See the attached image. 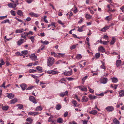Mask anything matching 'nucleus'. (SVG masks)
I'll list each match as a JSON object with an SVG mask.
<instances>
[{
  "label": "nucleus",
  "mask_w": 124,
  "mask_h": 124,
  "mask_svg": "<svg viewBox=\"0 0 124 124\" xmlns=\"http://www.w3.org/2000/svg\"><path fill=\"white\" fill-rule=\"evenodd\" d=\"M47 65L48 66L50 67L54 63V58L52 57H49L47 59Z\"/></svg>",
  "instance_id": "1"
},
{
  "label": "nucleus",
  "mask_w": 124,
  "mask_h": 124,
  "mask_svg": "<svg viewBox=\"0 0 124 124\" xmlns=\"http://www.w3.org/2000/svg\"><path fill=\"white\" fill-rule=\"evenodd\" d=\"M64 75L67 76H70L72 74V71L71 69H70L69 70L67 71H65L63 73Z\"/></svg>",
  "instance_id": "2"
},
{
  "label": "nucleus",
  "mask_w": 124,
  "mask_h": 124,
  "mask_svg": "<svg viewBox=\"0 0 124 124\" xmlns=\"http://www.w3.org/2000/svg\"><path fill=\"white\" fill-rule=\"evenodd\" d=\"M107 111L108 112H112L114 110V108L112 106H108L105 108Z\"/></svg>",
  "instance_id": "3"
},
{
  "label": "nucleus",
  "mask_w": 124,
  "mask_h": 124,
  "mask_svg": "<svg viewBox=\"0 0 124 124\" xmlns=\"http://www.w3.org/2000/svg\"><path fill=\"white\" fill-rule=\"evenodd\" d=\"M29 100L31 101L32 102L34 103L35 104L37 103L36 101V100L35 98L32 96H30L29 97Z\"/></svg>",
  "instance_id": "4"
},
{
  "label": "nucleus",
  "mask_w": 124,
  "mask_h": 124,
  "mask_svg": "<svg viewBox=\"0 0 124 124\" xmlns=\"http://www.w3.org/2000/svg\"><path fill=\"white\" fill-rule=\"evenodd\" d=\"M30 58L33 60H35L37 58V56L35 55V54H31L30 55Z\"/></svg>",
  "instance_id": "5"
},
{
  "label": "nucleus",
  "mask_w": 124,
  "mask_h": 124,
  "mask_svg": "<svg viewBox=\"0 0 124 124\" xmlns=\"http://www.w3.org/2000/svg\"><path fill=\"white\" fill-rule=\"evenodd\" d=\"M88 98L87 97L85 96H83L81 101L82 102H86L88 101Z\"/></svg>",
  "instance_id": "6"
},
{
  "label": "nucleus",
  "mask_w": 124,
  "mask_h": 124,
  "mask_svg": "<svg viewBox=\"0 0 124 124\" xmlns=\"http://www.w3.org/2000/svg\"><path fill=\"white\" fill-rule=\"evenodd\" d=\"M108 80L107 78H103L101 79V83L103 84H106Z\"/></svg>",
  "instance_id": "7"
},
{
  "label": "nucleus",
  "mask_w": 124,
  "mask_h": 124,
  "mask_svg": "<svg viewBox=\"0 0 124 124\" xmlns=\"http://www.w3.org/2000/svg\"><path fill=\"white\" fill-rule=\"evenodd\" d=\"M98 50L99 51L102 53L104 52L105 51L104 48L102 46H100L99 47Z\"/></svg>",
  "instance_id": "8"
},
{
  "label": "nucleus",
  "mask_w": 124,
  "mask_h": 124,
  "mask_svg": "<svg viewBox=\"0 0 124 124\" xmlns=\"http://www.w3.org/2000/svg\"><path fill=\"white\" fill-rule=\"evenodd\" d=\"M77 88H78L79 89L81 90L82 91H87V89L86 88L84 87L83 88L82 86H78L77 87Z\"/></svg>",
  "instance_id": "9"
},
{
  "label": "nucleus",
  "mask_w": 124,
  "mask_h": 124,
  "mask_svg": "<svg viewBox=\"0 0 124 124\" xmlns=\"http://www.w3.org/2000/svg\"><path fill=\"white\" fill-rule=\"evenodd\" d=\"M112 82L113 83H116L118 81V79L115 77H113L110 78Z\"/></svg>",
  "instance_id": "10"
},
{
  "label": "nucleus",
  "mask_w": 124,
  "mask_h": 124,
  "mask_svg": "<svg viewBox=\"0 0 124 124\" xmlns=\"http://www.w3.org/2000/svg\"><path fill=\"white\" fill-rule=\"evenodd\" d=\"M8 6L10 8H15L16 7V4H13L11 3H10L8 5Z\"/></svg>",
  "instance_id": "11"
},
{
  "label": "nucleus",
  "mask_w": 124,
  "mask_h": 124,
  "mask_svg": "<svg viewBox=\"0 0 124 124\" xmlns=\"http://www.w3.org/2000/svg\"><path fill=\"white\" fill-rule=\"evenodd\" d=\"M29 14L32 17L34 16L35 17H38L39 16L38 14H36L33 12H31L29 13Z\"/></svg>",
  "instance_id": "12"
},
{
  "label": "nucleus",
  "mask_w": 124,
  "mask_h": 124,
  "mask_svg": "<svg viewBox=\"0 0 124 124\" xmlns=\"http://www.w3.org/2000/svg\"><path fill=\"white\" fill-rule=\"evenodd\" d=\"M110 27V26H106L104 28L101 29V31L103 32H105L107 29H109Z\"/></svg>",
  "instance_id": "13"
},
{
  "label": "nucleus",
  "mask_w": 124,
  "mask_h": 124,
  "mask_svg": "<svg viewBox=\"0 0 124 124\" xmlns=\"http://www.w3.org/2000/svg\"><path fill=\"white\" fill-rule=\"evenodd\" d=\"M20 86L23 90H24L27 87L26 85L24 84H21L20 85Z\"/></svg>",
  "instance_id": "14"
},
{
  "label": "nucleus",
  "mask_w": 124,
  "mask_h": 124,
  "mask_svg": "<svg viewBox=\"0 0 124 124\" xmlns=\"http://www.w3.org/2000/svg\"><path fill=\"white\" fill-rule=\"evenodd\" d=\"M89 97L91 100L97 98V97L96 96L93 95L91 94L89 95Z\"/></svg>",
  "instance_id": "15"
},
{
  "label": "nucleus",
  "mask_w": 124,
  "mask_h": 124,
  "mask_svg": "<svg viewBox=\"0 0 124 124\" xmlns=\"http://www.w3.org/2000/svg\"><path fill=\"white\" fill-rule=\"evenodd\" d=\"M119 96L122 97L124 95V91L123 90H120L119 93Z\"/></svg>",
  "instance_id": "16"
},
{
  "label": "nucleus",
  "mask_w": 124,
  "mask_h": 124,
  "mask_svg": "<svg viewBox=\"0 0 124 124\" xmlns=\"http://www.w3.org/2000/svg\"><path fill=\"white\" fill-rule=\"evenodd\" d=\"M121 61L120 60H118L116 61V64L117 67L120 66L121 63Z\"/></svg>",
  "instance_id": "17"
},
{
  "label": "nucleus",
  "mask_w": 124,
  "mask_h": 124,
  "mask_svg": "<svg viewBox=\"0 0 124 124\" xmlns=\"http://www.w3.org/2000/svg\"><path fill=\"white\" fill-rule=\"evenodd\" d=\"M97 112H98L95 110H92V111H90L89 112L90 114L94 115L96 114Z\"/></svg>",
  "instance_id": "18"
},
{
  "label": "nucleus",
  "mask_w": 124,
  "mask_h": 124,
  "mask_svg": "<svg viewBox=\"0 0 124 124\" xmlns=\"http://www.w3.org/2000/svg\"><path fill=\"white\" fill-rule=\"evenodd\" d=\"M68 93V92L67 91H66L65 92H63L61 93L60 95L62 97H63L65 95H67Z\"/></svg>",
  "instance_id": "19"
},
{
  "label": "nucleus",
  "mask_w": 124,
  "mask_h": 124,
  "mask_svg": "<svg viewBox=\"0 0 124 124\" xmlns=\"http://www.w3.org/2000/svg\"><path fill=\"white\" fill-rule=\"evenodd\" d=\"M17 99L16 98H14V99L11 100L10 101V103L11 104H14L17 102Z\"/></svg>",
  "instance_id": "20"
},
{
  "label": "nucleus",
  "mask_w": 124,
  "mask_h": 124,
  "mask_svg": "<svg viewBox=\"0 0 124 124\" xmlns=\"http://www.w3.org/2000/svg\"><path fill=\"white\" fill-rule=\"evenodd\" d=\"M24 41V40L23 39H20L18 42V44L19 45H21L23 43Z\"/></svg>",
  "instance_id": "21"
},
{
  "label": "nucleus",
  "mask_w": 124,
  "mask_h": 124,
  "mask_svg": "<svg viewBox=\"0 0 124 124\" xmlns=\"http://www.w3.org/2000/svg\"><path fill=\"white\" fill-rule=\"evenodd\" d=\"M14 95L12 93H10L9 94L7 97L10 99H12L14 98Z\"/></svg>",
  "instance_id": "22"
},
{
  "label": "nucleus",
  "mask_w": 124,
  "mask_h": 124,
  "mask_svg": "<svg viewBox=\"0 0 124 124\" xmlns=\"http://www.w3.org/2000/svg\"><path fill=\"white\" fill-rule=\"evenodd\" d=\"M17 13L18 15L21 16H23V12L21 10H18L17 12Z\"/></svg>",
  "instance_id": "23"
},
{
  "label": "nucleus",
  "mask_w": 124,
  "mask_h": 124,
  "mask_svg": "<svg viewBox=\"0 0 124 124\" xmlns=\"http://www.w3.org/2000/svg\"><path fill=\"white\" fill-rule=\"evenodd\" d=\"M2 108L3 110H7L9 108V107L7 106H2Z\"/></svg>",
  "instance_id": "24"
},
{
  "label": "nucleus",
  "mask_w": 124,
  "mask_h": 124,
  "mask_svg": "<svg viewBox=\"0 0 124 124\" xmlns=\"http://www.w3.org/2000/svg\"><path fill=\"white\" fill-rule=\"evenodd\" d=\"M116 39L115 37H113L111 41L110 42V44L111 45H113L115 42Z\"/></svg>",
  "instance_id": "25"
},
{
  "label": "nucleus",
  "mask_w": 124,
  "mask_h": 124,
  "mask_svg": "<svg viewBox=\"0 0 124 124\" xmlns=\"http://www.w3.org/2000/svg\"><path fill=\"white\" fill-rule=\"evenodd\" d=\"M57 122L59 123H62V122L63 119L62 118H59L57 119Z\"/></svg>",
  "instance_id": "26"
},
{
  "label": "nucleus",
  "mask_w": 124,
  "mask_h": 124,
  "mask_svg": "<svg viewBox=\"0 0 124 124\" xmlns=\"http://www.w3.org/2000/svg\"><path fill=\"white\" fill-rule=\"evenodd\" d=\"M61 105L59 104H57L56 106V109L57 110H60L61 108Z\"/></svg>",
  "instance_id": "27"
},
{
  "label": "nucleus",
  "mask_w": 124,
  "mask_h": 124,
  "mask_svg": "<svg viewBox=\"0 0 124 124\" xmlns=\"http://www.w3.org/2000/svg\"><path fill=\"white\" fill-rule=\"evenodd\" d=\"M113 122L115 124H119V121L116 118L113 120Z\"/></svg>",
  "instance_id": "28"
},
{
  "label": "nucleus",
  "mask_w": 124,
  "mask_h": 124,
  "mask_svg": "<svg viewBox=\"0 0 124 124\" xmlns=\"http://www.w3.org/2000/svg\"><path fill=\"white\" fill-rule=\"evenodd\" d=\"M1 63H0V67H1L2 66L5 64V62L3 61V59H1L0 60Z\"/></svg>",
  "instance_id": "29"
},
{
  "label": "nucleus",
  "mask_w": 124,
  "mask_h": 124,
  "mask_svg": "<svg viewBox=\"0 0 124 124\" xmlns=\"http://www.w3.org/2000/svg\"><path fill=\"white\" fill-rule=\"evenodd\" d=\"M36 69L38 70L39 72H42V68L40 66H37L36 67Z\"/></svg>",
  "instance_id": "30"
},
{
  "label": "nucleus",
  "mask_w": 124,
  "mask_h": 124,
  "mask_svg": "<svg viewBox=\"0 0 124 124\" xmlns=\"http://www.w3.org/2000/svg\"><path fill=\"white\" fill-rule=\"evenodd\" d=\"M72 103L74 105V107H76L77 106V102L76 101L73 100L72 101Z\"/></svg>",
  "instance_id": "31"
},
{
  "label": "nucleus",
  "mask_w": 124,
  "mask_h": 124,
  "mask_svg": "<svg viewBox=\"0 0 124 124\" xmlns=\"http://www.w3.org/2000/svg\"><path fill=\"white\" fill-rule=\"evenodd\" d=\"M41 43H42L44 45H47L49 43L48 41L46 40L43 41L42 40H41Z\"/></svg>",
  "instance_id": "32"
},
{
  "label": "nucleus",
  "mask_w": 124,
  "mask_h": 124,
  "mask_svg": "<svg viewBox=\"0 0 124 124\" xmlns=\"http://www.w3.org/2000/svg\"><path fill=\"white\" fill-rule=\"evenodd\" d=\"M54 117V116L53 115H51L50 116L49 118L48 121V122H50L53 120V119Z\"/></svg>",
  "instance_id": "33"
},
{
  "label": "nucleus",
  "mask_w": 124,
  "mask_h": 124,
  "mask_svg": "<svg viewBox=\"0 0 124 124\" xmlns=\"http://www.w3.org/2000/svg\"><path fill=\"white\" fill-rule=\"evenodd\" d=\"M42 109V108L40 106H39L36 108V110L37 111H39L41 110Z\"/></svg>",
  "instance_id": "34"
},
{
  "label": "nucleus",
  "mask_w": 124,
  "mask_h": 124,
  "mask_svg": "<svg viewBox=\"0 0 124 124\" xmlns=\"http://www.w3.org/2000/svg\"><path fill=\"white\" fill-rule=\"evenodd\" d=\"M100 42L101 43V44H102L104 45H107V42H106V41H102L101 39L100 41Z\"/></svg>",
  "instance_id": "35"
},
{
  "label": "nucleus",
  "mask_w": 124,
  "mask_h": 124,
  "mask_svg": "<svg viewBox=\"0 0 124 124\" xmlns=\"http://www.w3.org/2000/svg\"><path fill=\"white\" fill-rule=\"evenodd\" d=\"M26 121L28 122H29L30 123H31L33 121V120L31 118H27Z\"/></svg>",
  "instance_id": "36"
},
{
  "label": "nucleus",
  "mask_w": 124,
  "mask_h": 124,
  "mask_svg": "<svg viewBox=\"0 0 124 124\" xmlns=\"http://www.w3.org/2000/svg\"><path fill=\"white\" fill-rule=\"evenodd\" d=\"M21 37L23 38H24L25 39H26V35H25L24 34H21Z\"/></svg>",
  "instance_id": "37"
},
{
  "label": "nucleus",
  "mask_w": 124,
  "mask_h": 124,
  "mask_svg": "<svg viewBox=\"0 0 124 124\" xmlns=\"http://www.w3.org/2000/svg\"><path fill=\"white\" fill-rule=\"evenodd\" d=\"M100 56V54L99 53H96L95 55V57L96 59H97Z\"/></svg>",
  "instance_id": "38"
},
{
  "label": "nucleus",
  "mask_w": 124,
  "mask_h": 124,
  "mask_svg": "<svg viewBox=\"0 0 124 124\" xmlns=\"http://www.w3.org/2000/svg\"><path fill=\"white\" fill-rule=\"evenodd\" d=\"M82 58V56L80 54H78L76 56V58L78 59H79Z\"/></svg>",
  "instance_id": "39"
},
{
  "label": "nucleus",
  "mask_w": 124,
  "mask_h": 124,
  "mask_svg": "<svg viewBox=\"0 0 124 124\" xmlns=\"http://www.w3.org/2000/svg\"><path fill=\"white\" fill-rule=\"evenodd\" d=\"M101 62L102 63V64L100 68L101 69H105L104 63V62H103L102 61H101Z\"/></svg>",
  "instance_id": "40"
},
{
  "label": "nucleus",
  "mask_w": 124,
  "mask_h": 124,
  "mask_svg": "<svg viewBox=\"0 0 124 124\" xmlns=\"http://www.w3.org/2000/svg\"><path fill=\"white\" fill-rule=\"evenodd\" d=\"M17 106L18 107V108L20 109H21L23 108V105L21 104H19L17 105Z\"/></svg>",
  "instance_id": "41"
},
{
  "label": "nucleus",
  "mask_w": 124,
  "mask_h": 124,
  "mask_svg": "<svg viewBox=\"0 0 124 124\" xmlns=\"http://www.w3.org/2000/svg\"><path fill=\"white\" fill-rule=\"evenodd\" d=\"M9 20L8 19H7L4 20V21L1 22V23H6L9 22Z\"/></svg>",
  "instance_id": "42"
},
{
  "label": "nucleus",
  "mask_w": 124,
  "mask_h": 124,
  "mask_svg": "<svg viewBox=\"0 0 124 124\" xmlns=\"http://www.w3.org/2000/svg\"><path fill=\"white\" fill-rule=\"evenodd\" d=\"M85 17L87 19H90L91 18V16L88 15V14H87L86 15Z\"/></svg>",
  "instance_id": "43"
},
{
  "label": "nucleus",
  "mask_w": 124,
  "mask_h": 124,
  "mask_svg": "<svg viewBox=\"0 0 124 124\" xmlns=\"http://www.w3.org/2000/svg\"><path fill=\"white\" fill-rule=\"evenodd\" d=\"M84 27V26H82V27L80 28H78V31L79 32H82L83 31V29Z\"/></svg>",
  "instance_id": "44"
},
{
  "label": "nucleus",
  "mask_w": 124,
  "mask_h": 124,
  "mask_svg": "<svg viewBox=\"0 0 124 124\" xmlns=\"http://www.w3.org/2000/svg\"><path fill=\"white\" fill-rule=\"evenodd\" d=\"M29 39H30L31 40L32 42H33L34 40V37L33 36H32L31 37H29Z\"/></svg>",
  "instance_id": "45"
},
{
  "label": "nucleus",
  "mask_w": 124,
  "mask_h": 124,
  "mask_svg": "<svg viewBox=\"0 0 124 124\" xmlns=\"http://www.w3.org/2000/svg\"><path fill=\"white\" fill-rule=\"evenodd\" d=\"M111 16H108L106 17L105 19L109 21L111 19Z\"/></svg>",
  "instance_id": "46"
},
{
  "label": "nucleus",
  "mask_w": 124,
  "mask_h": 124,
  "mask_svg": "<svg viewBox=\"0 0 124 124\" xmlns=\"http://www.w3.org/2000/svg\"><path fill=\"white\" fill-rule=\"evenodd\" d=\"M23 32V31L21 30H17L16 31V33H22Z\"/></svg>",
  "instance_id": "47"
},
{
  "label": "nucleus",
  "mask_w": 124,
  "mask_h": 124,
  "mask_svg": "<svg viewBox=\"0 0 124 124\" xmlns=\"http://www.w3.org/2000/svg\"><path fill=\"white\" fill-rule=\"evenodd\" d=\"M115 11V10L114 9L112 10L111 8H109V9L108 10V12L109 13H110L111 12H114Z\"/></svg>",
  "instance_id": "48"
},
{
  "label": "nucleus",
  "mask_w": 124,
  "mask_h": 124,
  "mask_svg": "<svg viewBox=\"0 0 124 124\" xmlns=\"http://www.w3.org/2000/svg\"><path fill=\"white\" fill-rule=\"evenodd\" d=\"M87 76H86L85 77H84L82 79V81L83 82L82 83L83 84L84 83L85 81V79H87Z\"/></svg>",
  "instance_id": "49"
},
{
  "label": "nucleus",
  "mask_w": 124,
  "mask_h": 124,
  "mask_svg": "<svg viewBox=\"0 0 124 124\" xmlns=\"http://www.w3.org/2000/svg\"><path fill=\"white\" fill-rule=\"evenodd\" d=\"M10 12L12 15L14 16H15L16 15V13L15 11L11 10L10 11Z\"/></svg>",
  "instance_id": "50"
},
{
  "label": "nucleus",
  "mask_w": 124,
  "mask_h": 124,
  "mask_svg": "<svg viewBox=\"0 0 124 124\" xmlns=\"http://www.w3.org/2000/svg\"><path fill=\"white\" fill-rule=\"evenodd\" d=\"M36 70L33 69L30 70H29V72L30 73L35 72L36 71Z\"/></svg>",
  "instance_id": "51"
},
{
  "label": "nucleus",
  "mask_w": 124,
  "mask_h": 124,
  "mask_svg": "<svg viewBox=\"0 0 124 124\" xmlns=\"http://www.w3.org/2000/svg\"><path fill=\"white\" fill-rule=\"evenodd\" d=\"M21 52L22 54H26L28 53V51L26 50L22 51Z\"/></svg>",
  "instance_id": "52"
},
{
  "label": "nucleus",
  "mask_w": 124,
  "mask_h": 124,
  "mask_svg": "<svg viewBox=\"0 0 124 124\" xmlns=\"http://www.w3.org/2000/svg\"><path fill=\"white\" fill-rule=\"evenodd\" d=\"M7 17V16H0V20H1L4 19L5 18H6Z\"/></svg>",
  "instance_id": "53"
},
{
  "label": "nucleus",
  "mask_w": 124,
  "mask_h": 124,
  "mask_svg": "<svg viewBox=\"0 0 124 124\" xmlns=\"http://www.w3.org/2000/svg\"><path fill=\"white\" fill-rule=\"evenodd\" d=\"M83 20L84 19L83 18H81L80 19V20L78 22V23H81L83 21Z\"/></svg>",
  "instance_id": "54"
},
{
  "label": "nucleus",
  "mask_w": 124,
  "mask_h": 124,
  "mask_svg": "<svg viewBox=\"0 0 124 124\" xmlns=\"http://www.w3.org/2000/svg\"><path fill=\"white\" fill-rule=\"evenodd\" d=\"M25 0L28 3H31L32 1V0Z\"/></svg>",
  "instance_id": "55"
},
{
  "label": "nucleus",
  "mask_w": 124,
  "mask_h": 124,
  "mask_svg": "<svg viewBox=\"0 0 124 124\" xmlns=\"http://www.w3.org/2000/svg\"><path fill=\"white\" fill-rule=\"evenodd\" d=\"M34 87V86H31L28 87L27 89V90H30L32 88Z\"/></svg>",
  "instance_id": "56"
},
{
  "label": "nucleus",
  "mask_w": 124,
  "mask_h": 124,
  "mask_svg": "<svg viewBox=\"0 0 124 124\" xmlns=\"http://www.w3.org/2000/svg\"><path fill=\"white\" fill-rule=\"evenodd\" d=\"M58 23L61 24V25H63L64 24V23H62V21H61L60 20H58Z\"/></svg>",
  "instance_id": "57"
},
{
  "label": "nucleus",
  "mask_w": 124,
  "mask_h": 124,
  "mask_svg": "<svg viewBox=\"0 0 124 124\" xmlns=\"http://www.w3.org/2000/svg\"><path fill=\"white\" fill-rule=\"evenodd\" d=\"M103 38L106 39H108V36L107 35H104Z\"/></svg>",
  "instance_id": "58"
},
{
  "label": "nucleus",
  "mask_w": 124,
  "mask_h": 124,
  "mask_svg": "<svg viewBox=\"0 0 124 124\" xmlns=\"http://www.w3.org/2000/svg\"><path fill=\"white\" fill-rule=\"evenodd\" d=\"M5 82H4L3 84H2V85L1 86V87H4V88H6V86H5Z\"/></svg>",
  "instance_id": "59"
},
{
  "label": "nucleus",
  "mask_w": 124,
  "mask_h": 124,
  "mask_svg": "<svg viewBox=\"0 0 124 124\" xmlns=\"http://www.w3.org/2000/svg\"><path fill=\"white\" fill-rule=\"evenodd\" d=\"M76 47V45H74L72 46L71 47H70V49L71 50H72L73 49L75 48Z\"/></svg>",
  "instance_id": "60"
},
{
  "label": "nucleus",
  "mask_w": 124,
  "mask_h": 124,
  "mask_svg": "<svg viewBox=\"0 0 124 124\" xmlns=\"http://www.w3.org/2000/svg\"><path fill=\"white\" fill-rule=\"evenodd\" d=\"M51 122L52 124H55L56 121L55 120H53L51 121H50Z\"/></svg>",
  "instance_id": "61"
},
{
  "label": "nucleus",
  "mask_w": 124,
  "mask_h": 124,
  "mask_svg": "<svg viewBox=\"0 0 124 124\" xmlns=\"http://www.w3.org/2000/svg\"><path fill=\"white\" fill-rule=\"evenodd\" d=\"M31 75L32 77L36 79L38 77L32 74H31Z\"/></svg>",
  "instance_id": "62"
},
{
  "label": "nucleus",
  "mask_w": 124,
  "mask_h": 124,
  "mask_svg": "<svg viewBox=\"0 0 124 124\" xmlns=\"http://www.w3.org/2000/svg\"><path fill=\"white\" fill-rule=\"evenodd\" d=\"M68 114V112H65L64 113V116L65 117H66L67 116Z\"/></svg>",
  "instance_id": "63"
},
{
  "label": "nucleus",
  "mask_w": 124,
  "mask_h": 124,
  "mask_svg": "<svg viewBox=\"0 0 124 124\" xmlns=\"http://www.w3.org/2000/svg\"><path fill=\"white\" fill-rule=\"evenodd\" d=\"M31 19L30 17H28L26 19V20L27 21H29L31 20Z\"/></svg>",
  "instance_id": "64"
}]
</instances>
